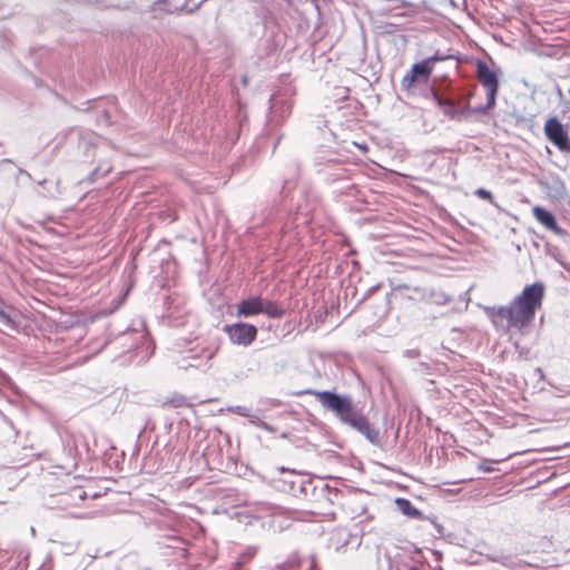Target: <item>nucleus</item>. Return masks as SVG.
Returning a JSON list of instances; mask_svg holds the SVG:
<instances>
[{"label": "nucleus", "mask_w": 570, "mask_h": 570, "mask_svg": "<svg viewBox=\"0 0 570 570\" xmlns=\"http://www.w3.org/2000/svg\"><path fill=\"white\" fill-rule=\"evenodd\" d=\"M19 174L24 175L27 178L31 179V175L27 170H24V169L20 168L19 169Z\"/></svg>", "instance_id": "obj_28"}, {"label": "nucleus", "mask_w": 570, "mask_h": 570, "mask_svg": "<svg viewBox=\"0 0 570 570\" xmlns=\"http://www.w3.org/2000/svg\"><path fill=\"white\" fill-rule=\"evenodd\" d=\"M432 97L444 116L450 119L461 120L470 115L469 97L459 95L456 98L440 95L432 90Z\"/></svg>", "instance_id": "obj_5"}, {"label": "nucleus", "mask_w": 570, "mask_h": 570, "mask_svg": "<svg viewBox=\"0 0 570 570\" xmlns=\"http://www.w3.org/2000/svg\"><path fill=\"white\" fill-rule=\"evenodd\" d=\"M533 215L535 219L542 224L547 229L554 232L560 235L562 229L558 226L554 215L543 207L535 206L533 208Z\"/></svg>", "instance_id": "obj_14"}, {"label": "nucleus", "mask_w": 570, "mask_h": 570, "mask_svg": "<svg viewBox=\"0 0 570 570\" xmlns=\"http://www.w3.org/2000/svg\"><path fill=\"white\" fill-rule=\"evenodd\" d=\"M223 331L228 336L232 344L245 347L249 346L256 340L258 333L255 325L243 322L225 324Z\"/></svg>", "instance_id": "obj_6"}, {"label": "nucleus", "mask_w": 570, "mask_h": 570, "mask_svg": "<svg viewBox=\"0 0 570 570\" xmlns=\"http://www.w3.org/2000/svg\"><path fill=\"white\" fill-rule=\"evenodd\" d=\"M276 470L279 476H273L272 480L281 491L288 492L294 497L307 493L308 488L312 485L311 480L284 466H279Z\"/></svg>", "instance_id": "obj_4"}, {"label": "nucleus", "mask_w": 570, "mask_h": 570, "mask_svg": "<svg viewBox=\"0 0 570 570\" xmlns=\"http://www.w3.org/2000/svg\"><path fill=\"white\" fill-rule=\"evenodd\" d=\"M269 109L272 120L277 117L285 119L292 111V105L283 95L275 94L269 99Z\"/></svg>", "instance_id": "obj_12"}, {"label": "nucleus", "mask_w": 570, "mask_h": 570, "mask_svg": "<svg viewBox=\"0 0 570 570\" xmlns=\"http://www.w3.org/2000/svg\"><path fill=\"white\" fill-rule=\"evenodd\" d=\"M415 81H419V80L415 78L414 73L412 71H410L409 73H406L403 77L402 85L405 88H410Z\"/></svg>", "instance_id": "obj_25"}, {"label": "nucleus", "mask_w": 570, "mask_h": 570, "mask_svg": "<svg viewBox=\"0 0 570 570\" xmlns=\"http://www.w3.org/2000/svg\"><path fill=\"white\" fill-rule=\"evenodd\" d=\"M544 135L560 151L570 153L568 130L556 117H551L546 121Z\"/></svg>", "instance_id": "obj_7"}, {"label": "nucleus", "mask_w": 570, "mask_h": 570, "mask_svg": "<svg viewBox=\"0 0 570 570\" xmlns=\"http://www.w3.org/2000/svg\"><path fill=\"white\" fill-rule=\"evenodd\" d=\"M30 533H32V534H35V533H36V531H35V529H33V528H31Z\"/></svg>", "instance_id": "obj_33"}, {"label": "nucleus", "mask_w": 570, "mask_h": 570, "mask_svg": "<svg viewBox=\"0 0 570 570\" xmlns=\"http://www.w3.org/2000/svg\"><path fill=\"white\" fill-rule=\"evenodd\" d=\"M493 106H488V102L484 106H479L474 109L470 108V115L471 114H485L488 109L492 108Z\"/></svg>", "instance_id": "obj_26"}, {"label": "nucleus", "mask_w": 570, "mask_h": 570, "mask_svg": "<svg viewBox=\"0 0 570 570\" xmlns=\"http://www.w3.org/2000/svg\"><path fill=\"white\" fill-rule=\"evenodd\" d=\"M291 184H292V181H289V180H284V181H283V187H282V189H283V190H284V189H286Z\"/></svg>", "instance_id": "obj_29"}, {"label": "nucleus", "mask_w": 570, "mask_h": 570, "mask_svg": "<svg viewBox=\"0 0 570 570\" xmlns=\"http://www.w3.org/2000/svg\"><path fill=\"white\" fill-rule=\"evenodd\" d=\"M46 183H47V179H43V180H40L38 184H39L40 186H43Z\"/></svg>", "instance_id": "obj_31"}, {"label": "nucleus", "mask_w": 570, "mask_h": 570, "mask_svg": "<svg viewBox=\"0 0 570 570\" xmlns=\"http://www.w3.org/2000/svg\"><path fill=\"white\" fill-rule=\"evenodd\" d=\"M433 68L430 66L429 61L425 59L414 63L411 68V71L414 73L415 78L420 81H428Z\"/></svg>", "instance_id": "obj_17"}, {"label": "nucleus", "mask_w": 570, "mask_h": 570, "mask_svg": "<svg viewBox=\"0 0 570 570\" xmlns=\"http://www.w3.org/2000/svg\"><path fill=\"white\" fill-rule=\"evenodd\" d=\"M475 195L484 200L490 202L491 204L493 203V196L490 190H487L484 188H479L475 190Z\"/></svg>", "instance_id": "obj_24"}, {"label": "nucleus", "mask_w": 570, "mask_h": 570, "mask_svg": "<svg viewBox=\"0 0 570 570\" xmlns=\"http://www.w3.org/2000/svg\"><path fill=\"white\" fill-rule=\"evenodd\" d=\"M262 311L261 296H252L247 299H243L237 305L238 316L250 317L261 314Z\"/></svg>", "instance_id": "obj_13"}, {"label": "nucleus", "mask_w": 570, "mask_h": 570, "mask_svg": "<svg viewBox=\"0 0 570 570\" xmlns=\"http://www.w3.org/2000/svg\"><path fill=\"white\" fill-rule=\"evenodd\" d=\"M399 288L410 289L409 286H406V285H404V286L400 285Z\"/></svg>", "instance_id": "obj_32"}, {"label": "nucleus", "mask_w": 570, "mask_h": 570, "mask_svg": "<svg viewBox=\"0 0 570 570\" xmlns=\"http://www.w3.org/2000/svg\"><path fill=\"white\" fill-rule=\"evenodd\" d=\"M305 393L315 396L324 410L332 412L341 423L357 431L372 444L380 442V431L370 423L351 395L318 390H307Z\"/></svg>", "instance_id": "obj_2"}, {"label": "nucleus", "mask_w": 570, "mask_h": 570, "mask_svg": "<svg viewBox=\"0 0 570 570\" xmlns=\"http://www.w3.org/2000/svg\"><path fill=\"white\" fill-rule=\"evenodd\" d=\"M425 302L435 305H445L451 302V297L442 291L430 288Z\"/></svg>", "instance_id": "obj_19"}, {"label": "nucleus", "mask_w": 570, "mask_h": 570, "mask_svg": "<svg viewBox=\"0 0 570 570\" xmlns=\"http://www.w3.org/2000/svg\"><path fill=\"white\" fill-rule=\"evenodd\" d=\"M429 289L430 288H426V287H419V286L413 287L411 289L412 293L407 297L412 298V299L425 301L426 296H428V293H429Z\"/></svg>", "instance_id": "obj_21"}, {"label": "nucleus", "mask_w": 570, "mask_h": 570, "mask_svg": "<svg viewBox=\"0 0 570 570\" xmlns=\"http://www.w3.org/2000/svg\"><path fill=\"white\" fill-rule=\"evenodd\" d=\"M255 552V549H248L246 552H244L239 557L237 563L234 566V570H240V567L247 561H249L254 557Z\"/></svg>", "instance_id": "obj_22"}, {"label": "nucleus", "mask_w": 570, "mask_h": 570, "mask_svg": "<svg viewBox=\"0 0 570 570\" xmlns=\"http://www.w3.org/2000/svg\"><path fill=\"white\" fill-rule=\"evenodd\" d=\"M404 355H405L406 357H410V358H415V357H419V356H420V351H419V350H415V348H413V350H406V351L404 352Z\"/></svg>", "instance_id": "obj_27"}, {"label": "nucleus", "mask_w": 570, "mask_h": 570, "mask_svg": "<svg viewBox=\"0 0 570 570\" xmlns=\"http://www.w3.org/2000/svg\"><path fill=\"white\" fill-rule=\"evenodd\" d=\"M544 285L540 282L527 285L520 295L507 306L485 307V313L497 328H514L523 332L534 321L535 312L541 307Z\"/></svg>", "instance_id": "obj_1"}, {"label": "nucleus", "mask_w": 570, "mask_h": 570, "mask_svg": "<svg viewBox=\"0 0 570 570\" xmlns=\"http://www.w3.org/2000/svg\"><path fill=\"white\" fill-rule=\"evenodd\" d=\"M229 411L233 412V413H236L240 416H245V417H248L249 419V423L257 426V428H261L263 430H266V431H272L271 426L262 421L258 416H255V415H250L249 414V409L246 407V406H242V405H236V406H233V407H229Z\"/></svg>", "instance_id": "obj_15"}, {"label": "nucleus", "mask_w": 570, "mask_h": 570, "mask_svg": "<svg viewBox=\"0 0 570 570\" xmlns=\"http://www.w3.org/2000/svg\"><path fill=\"white\" fill-rule=\"evenodd\" d=\"M112 166L108 161L100 163L89 175V180L95 181L99 178L105 177L108 173H110Z\"/></svg>", "instance_id": "obj_20"}, {"label": "nucleus", "mask_w": 570, "mask_h": 570, "mask_svg": "<svg viewBox=\"0 0 570 570\" xmlns=\"http://www.w3.org/2000/svg\"><path fill=\"white\" fill-rule=\"evenodd\" d=\"M219 350V346L217 344H209L202 347H195L189 351L188 358L191 360V362L188 365H184V368L187 367H195V368H202L207 370L210 367V361L214 358V356L217 354Z\"/></svg>", "instance_id": "obj_9"}, {"label": "nucleus", "mask_w": 570, "mask_h": 570, "mask_svg": "<svg viewBox=\"0 0 570 570\" xmlns=\"http://www.w3.org/2000/svg\"><path fill=\"white\" fill-rule=\"evenodd\" d=\"M344 161L336 151H318L314 157V166L317 173L324 174L328 180L336 181L347 177Z\"/></svg>", "instance_id": "obj_3"}, {"label": "nucleus", "mask_w": 570, "mask_h": 570, "mask_svg": "<svg viewBox=\"0 0 570 570\" xmlns=\"http://www.w3.org/2000/svg\"><path fill=\"white\" fill-rule=\"evenodd\" d=\"M262 312L272 318H279L284 314V309L275 302L262 298Z\"/></svg>", "instance_id": "obj_18"}, {"label": "nucleus", "mask_w": 570, "mask_h": 570, "mask_svg": "<svg viewBox=\"0 0 570 570\" xmlns=\"http://www.w3.org/2000/svg\"><path fill=\"white\" fill-rule=\"evenodd\" d=\"M453 58L454 57L452 55H444L438 50L433 56L426 58L425 60L429 61L430 66L433 68V65L435 62L445 61L448 59H453Z\"/></svg>", "instance_id": "obj_23"}, {"label": "nucleus", "mask_w": 570, "mask_h": 570, "mask_svg": "<svg viewBox=\"0 0 570 570\" xmlns=\"http://www.w3.org/2000/svg\"><path fill=\"white\" fill-rule=\"evenodd\" d=\"M86 498V491H83L81 488H75L69 493H62L60 495L59 502L63 504L78 505L79 502L83 501Z\"/></svg>", "instance_id": "obj_16"}, {"label": "nucleus", "mask_w": 570, "mask_h": 570, "mask_svg": "<svg viewBox=\"0 0 570 570\" xmlns=\"http://www.w3.org/2000/svg\"><path fill=\"white\" fill-rule=\"evenodd\" d=\"M395 505L399 511H401L404 515L417 519V520H429L431 524L435 528L439 535L443 534V525L440 524L435 519L424 517L423 513L417 510L410 500L405 498H397L395 499Z\"/></svg>", "instance_id": "obj_10"}, {"label": "nucleus", "mask_w": 570, "mask_h": 570, "mask_svg": "<svg viewBox=\"0 0 570 570\" xmlns=\"http://www.w3.org/2000/svg\"><path fill=\"white\" fill-rule=\"evenodd\" d=\"M166 1L167 0H157L154 4H155V7H158V6L163 4V3H165Z\"/></svg>", "instance_id": "obj_30"}, {"label": "nucleus", "mask_w": 570, "mask_h": 570, "mask_svg": "<svg viewBox=\"0 0 570 570\" xmlns=\"http://www.w3.org/2000/svg\"><path fill=\"white\" fill-rule=\"evenodd\" d=\"M476 77L481 85L487 88L488 106H494L499 90L498 75L489 68L485 61L478 60Z\"/></svg>", "instance_id": "obj_8"}, {"label": "nucleus", "mask_w": 570, "mask_h": 570, "mask_svg": "<svg viewBox=\"0 0 570 570\" xmlns=\"http://www.w3.org/2000/svg\"><path fill=\"white\" fill-rule=\"evenodd\" d=\"M19 311L0 297V324L10 331L19 332Z\"/></svg>", "instance_id": "obj_11"}]
</instances>
